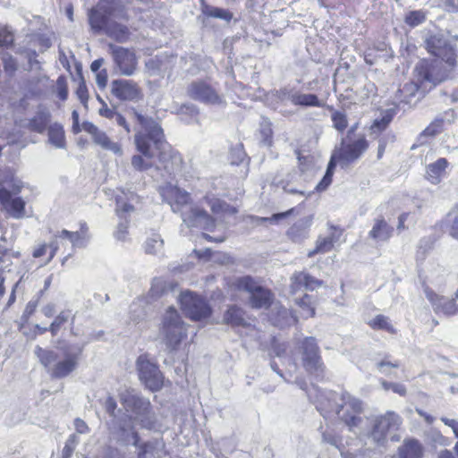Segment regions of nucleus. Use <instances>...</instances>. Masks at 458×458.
I'll list each match as a JSON object with an SVG mask.
<instances>
[{
    "instance_id": "nucleus-1",
    "label": "nucleus",
    "mask_w": 458,
    "mask_h": 458,
    "mask_svg": "<svg viewBox=\"0 0 458 458\" xmlns=\"http://www.w3.org/2000/svg\"><path fill=\"white\" fill-rule=\"evenodd\" d=\"M131 114L136 124L140 126L134 135V144L140 153L131 157L133 168L137 171L148 170L156 157L160 168L168 174L182 172L184 168L183 157L166 140L160 123L135 108L131 109Z\"/></svg>"
},
{
    "instance_id": "nucleus-2",
    "label": "nucleus",
    "mask_w": 458,
    "mask_h": 458,
    "mask_svg": "<svg viewBox=\"0 0 458 458\" xmlns=\"http://www.w3.org/2000/svg\"><path fill=\"white\" fill-rule=\"evenodd\" d=\"M425 48L435 59H420L414 67V81L403 85L402 91L409 97L430 84L429 89L452 77L457 66V53L454 47L441 35L431 34L425 39Z\"/></svg>"
},
{
    "instance_id": "nucleus-3",
    "label": "nucleus",
    "mask_w": 458,
    "mask_h": 458,
    "mask_svg": "<svg viewBox=\"0 0 458 458\" xmlns=\"http://www.w3.org/2000/svg\"><path fill=\"white\" fill-rule=\"evenodd\" d=\"M128 0H98L89 13V22L97 32H105L117 42L129 39L131 31L125 24L130 20Z\"/></svg>"
},
{
    "instance_id": "nucleus-4",
    "label": "nucleus",
    "mask_w": 458,
    "mask_h": 458,
    "mask_svg": "<svg viewBox=\"0 0 458 458\" xmlns=\"http://www.w3.org/2000/svg\"><path fill=\"white\" fill-rule=\"evenodd\" d=\"M159 192L174 212H181L183 222L188 225H199L203 230L208 232H213L216 229V218L204 208L192 207L189 211L182 212L183 208L190 205L192 200L191 194L185 190L167 183L160 187Z\"/></svg>"
},
{
    "instance_id": "nucleus-5",
    "label": "nucleus",
    "mask_w": 458,
    "mask_h": 458,
    "mask_svg": "<svg viewBox=\"0 0 458 458\" xmlns=\"http://www.w3.org/2000/svg\"><path fill=\"white\" fill-rule=\"evenodd\" d=\"M340 403L332 405V401H336V394L332 397H325L319 400L317 406L320 414L327 418L332 411H335L339 420L348 428L350 431L359 428L362 423V402L352 395L349 392L344 391L339 395Z\"/></svg>"
},
{
    "instance_id": "nucleus-6",
    "label": "nucleus",
    "mask_w": 458,
    "mask_h": 458,
    "mask_svg": "<svg viewBox=\"0 0 458 458\" xmlns=\"http://www.w3.org/2000/svg\"><path fill=\"white\" fill-rule=\"evenodd\" d=\"M24 183L11 168L0 170V205L13 218L26 216V201L19 196Z\"/></svg>"
},
{
    "instance_id": "nucleus-7",
    "label": "nucleus",
    "mask_w": 458,
    "mask_h": 458,
    "mask_svg": "<svg viewBox=\"0 0 458 458\" xmlns=\"http://www.w3.org/2000/svg\"><path fill=\"white\" fill-rule=\"evenodd\" d=\"M35 353L41 364L48 370L52 378H64L71 375L78 367L81 350H72L70 346L61 349V355L54 351L37 346Z\"/></svg>"
},
{
    "instance_id": "nucleus-8",
    "label": "nucleus",
    "mask_w": 458,
    "mask_h": 458,
    "mask_svg": "<svg viewBox=\"0 0 458 458\" xmlns=\"http://www.w3.org/2000/svg\"><path fill=\"white\" fill-rule=\"evenodd\" d=\"M228 289L233 293H248L249 304L252 309L268 310L275 301L274 293L269 288L263 286L259 280L251 276L234 278L228 284Z\"/></svg>"
},
{
    "instance_id": "nucleus-9",
    "label": "nucleus",
    "mask_w": 458,
    "mask_h": 458,
    "mask_svg": "<svg viewBox=\"0 0 458 458\" xmlns=\"http://www.w3.org/2000/svg\"><path fill=\"white\" fill-rule=\"evenodd\" d=\"M403 424L402 417L393 411L376 416L371 422L368 436L378 446H385L389 441L398 442V434Z\"/></svg>"
},
{
    "instance_id": "nucleus-10",
    "label": "nucleus",
    "mask_w": 458,
    "mask_h": 458,
    "mask_svg": "<svg viewBox=\"0 0 458 458\" xmlns=\"http://www.w3.org/2000/svg\"><path fill=\"white\" fill-rule=\"evenodd\" d=\"M356 126L351 127L342 138L331 157L342 165H350L357 161L368 150L369 140L364 134H356Z\"/></svg>"
},
{
    "instance_id": "nucleus-11",
    "label": "nucleus",
    "mask_w": 458,
    "mask_h": 458,
    "mask_svg": "<svg viewBox=\"0 0 458 458\" xmlns=\"http://www.w3.org/2000/svg\"><path fill=\"white\" fill-rule=\"evenodd\" d=\"M161 331L165 335L166 344L175 350L182 341L187 337V327L178 311L169 307L163 318Z\"/></svg>"
},
{
    "instance_id": "nucleus-12",
    "label": "nucleus",
    "mask_w": 458,
    "mask_h": 458,
    "mask_svg": "<svg viewBox=\"0 0 458 458\" xmlns=\"http://www.w3.org/2000/svg\"><path fill=\"white\" fill-rule=\"evenodd\" d=\"M140 382L151 392L161 390L165 385L164 374L156 363L149 360L148 354H141L136 360Z\"/></svg>"
},
{
    "instance_id": "nucleus-13",
    "label": "nucleus",
    "mask_w": 458,
    "mask_h": 458,
    "mask_svg": "<svg viewBox=\"0 0 458 458\" xmlns=\"http://www.w3.org/2000/svg\"><path fill=\"white\" fill-rule=\"evenodd\" d=\"M180 303L182 311L192 321H202L210 318L212 314L208 301L194 293H182L180 295Z\"/></svg>"
},
{
    "instance_id": "nucleus-14",
    "label": "nucleus",
    "mask_w": 458,
    "mask_h": 458,
    "mask_svg": "<svg viewBox=\"0 0 458 458\" xmlns=\"http://www.w3.org/2000/svg\"><path fill=\"white\" fill-rule=\"evenodd\" d=\"M187 96L196 101L211 106H224V97L205 79L192 81L187 86Z\"/></svg>"
},
{
    "instance_id": "nucleus-15",
    "label": "nucleus",
    "mask_w": 458,
    "mask_h": 458,
    "mask_svg": "<svg viewBox=\"0 0 458 458\" xmlns=\"http://www.w3.org/2000/svg\"><path fill=\"white\" fill-rule=\"evenodd\" d=\"M302 366L305 370L317 377H324L325 365L319 352V347L314 337L308 336L301 341Z\"/></svg>"
},
{
    "instance_id": "nucleus-16",
    "label": "nucleus",
    "mask_w": 458,
    "mask_h": 458,
    "mask_svg": "<svg viewBox=\"0 0 458 458\" xmlns=\"http://www.w3.org/2000/svg\"><path fill=\"white\" fill-rule=\"evenodd\" d=\"M120 403L127 411L133 413L137 418H140L142 427L150 428L153 423H147L152 413V405L148 399L134 394L133 390H126L119 395Z\"/></svg>"
},
{
    "instance_id": "nucleus-17",
    "label": "nucleus",
    "mask_w": 458,
    "mask_h": 458,
    "mask_svg": "<svg viewBox=\"0 0 458 458\" xmlns=\"http://www.w3.org/2000/svg\"><path fill=\"white\" fill-rule=\"evenodd\" d=\"M75 319V313H73L70 309H64L54 318L49 327H40L39 325H35L33 328L30 329V332L24 331L23 334L26 336L36 338L38 335L50 332L52 336H56L59 332L65 327V325H70L71 334L76 335L73 329Z\"/></svg>"
},
{
    "instance_id": "nucleus-18",
    "label": "nucleus",
    "mask_w": 458,
    "mask_h": 458,
    "mask_svg": "<svg viewBox=\"0 0 458 458\" xmlns=\"http://www.w3.org/2000/svg\"><path fill=\"white\" fill-rule=\"evenodd\" d=\"M111 93L120 101L140 102L144 98L142 88L133 80H114L111 83Z\"/></svg>"
},
{
    "instance_id": "nucleus-19",
    "label": "nucleus",
    "mask_w": 458,
    "mask_h": 458,
    "mask_svg": "<svg viewBox=\"0 0 458 458\" xmlns=\"http://www.w3.org/2000/svg\"><path fill=\"white\" fill-rule=\"evenodd\" d=\"M110 49L111 55L120 72L127 76L133 74L138 64L135 53L128 48L112 45Z\"/></svg>"
},
{
    "instance_id": "nucleus-20",
    "label": "nucleus",
    "mask_w": 458,
    "mask_h": 458,
    "mask_svg": "<svg viewBox=\"0 0 458 458\" xmlns=\"http://www.w3.org/2000/svg\"><path fill=\"white\" fill-rule=\"evenodd\" d=\"M426 296L437 314H443L445 316H454L458 314V298L456 295L449 299L438 295L431 289H426Z\"/></svg>"
},
{
    "instance_id": "nucleus-21",
    "label": "nucleus",
    "mask_w": 458,
    "mask_h": 458,
    "mask_svg": "<svg viewBox=\"0 0 458 458\" xmlns=\"http://www.w3.org/2000/svg\"><path fill=\"white\" fill-rule=\"evenodd\" d=\"M140 197L132 191L121 190L114 197L115 214L120 219H127L135 211L134 204L139 203Z\"/></svg>"
},
{
    "instance_id": "nucleus-22",
    "label": "nucleus",
    "mask_w": 458,
    "mask_h": 458,
    "mask_svg": "<svg viewBox=\"0 0 458 458\" xmlns=\"http://www.w3.org/2000/svg\"><path fill=\"white\" fill-rule=\"evenodd\" d=\"M290 280V293L292 294H296L302 290L314 291L324 284L322 280L304 271L294 272Z\"/></svg>"
},
{
    "instance_id": "nucleus-23",
    "label": "nucleus",
    "mask_w": 458,
    "mask_h": 458,
    "mask_svg": "<svg viewBox=\"0 0 458 458\" xmlns=\"http://www.w3.org/2000/svg\"><path fill=\"white\" fill-rule=\"evenodd\" d=\"M83 130L90 134L93 141L101 146L103 148L111 150L115 154L122 153V148L119 143L113 142L106 132L100 131L95 124L89 122H84L82 124Z\"/></svg>"
},
{
    "instance_id": "nucleus-24",
    "label": "nucleus",
    "mask_w": 458,
    "mask_h": 458,
    "mask_svg": "<svg viewBox=\"0 0 458 458\" xmlns=\"http://www.w3.org/2000/svg\"><path fill=\"white\" fill-rule=\"evenodd\" d=\"M330 229L332 232L329 236H319L317 239L315 247L309 250L307 254L309 258H312L318 254L330 252L334 249L335 243L339 240L343 233V229L335 225H332Z\"/></svg>"
},
{
    "instance_id": "nucleus-25",
    "label": "nucleus",
    "mask_w": 458,
    "mask_h": 458,
    "mask_svg": "<svg viewBox=\"0 0 458 458\" xmlns=\"http://www.w3.org/2000/svg\"><path fill=\"white\" fill-rule=\"evenodd\" d=\"M205 203L209 207L213 215L218 217L234 216L238 213V208L228 204L225 200L216 197L213 194H207L203 198Z\"/></svg>"
},
{
    "instance_id": "nucleus-26",
    "label": "nucleus",
    "mask_w": 458,
    "mask_h": 458,
    "mask_svg": "<svg viewBox=\"0 0 458 458\" xmlns=\"http://www.w3.org/2000/svg\"><path fill=\"white\" fill-rule=\"evenodd\" d=\"M51 117V113L47 108L40 109L28 120L26 129L30 132L42 134L50 125Z\"/></svg>"
},
{
    "instance_id": "nucleus-27",
    "label": "nucleus",
    "mask_w": 458,
    "mask_h": 458,
    "mask_svg": "<svg viewBox=\"0 0 458 458\" xmlns=\"http://www.w3.org/2000/svg\"><path fill=\"white\" fill-rule=\"evenodd\" d=\"M449 165V162L445 157H439L435 162L426 166L425 178L430 183L439 184L445 174V170Z\"/></svg>"
},
{
    "instance_id": "nucleus-28",
    "label": "nucleus",
    "mask_w": 458,
    "mask_h": 458,
    "mask_svg": "<svg viewBox=\"0 0 458 458\" xmlns=\"http://www.w3.org/2000/svg\"><path fill=\"white\" fill-rule=\"evenodd\" d=\"M394 234V227L391 226L383 217L375 219L371 230L369 232V237L375 241L387 242Z\"/></svg>"
},
{
    "instance_id": "nucleus-29",
    "label": "nucleus",
    "mask_w": 458,
    "mask_h": 458,
    "mask_svg": "<svg viewBox=\"0 0 458 458\" xmlns=\"http://www.w3.org/2000/svg\"><path fill=\"white\" fill-rule=\"evenodd\" d=\"M60 238H67L73 247H83L89 240V227L86 222L80 223V229L75 232L62 230L57 234Z\"/></svg>"
},
{
    "instance_id": "nucleus-30",
    "label": "nucleus",
    "mask_w": 458,
    "mask_h": 458,
    "mask_svg": "<svg viewBox=\"0 0 458 458\" xmlns=\"http://www.w3.org/2000/svg\"><path fill=\"white\" fill-rule=\"evenodd\" d=\"M289 100L293 106L303 107H324L325 104L316 94H305L294 91L289 94Z\"/></svg>"
},
{
    "instance_id": "nucleus-31",
    "label": "nucleus",
    "mask_w": 458,
    "mask_h": 458,
    "mask_svg": "<svg viewBox=\"0 0 458 458\" xmlns=\"http://www.w3.org/2000/svg\"><path fill=\"white\" fill-rule=\"evenodd\" d=\"M399 458H423L424 447L422 444L414 438H407L398 448Z\"/></svg>"
},
{
    "instance_id": "nucleus-32",
    "label": "nucleus",
    "mask_w": 458,
    "mask_h": 458,
    "mask_svg": "<svg viewBox=\"0 0 458 458\" xmlns=\"http://www.w3.org/2000/svg\"><path fill=\"white\" fill-rule=\"evenodd\" d=\"M48 141L56 148H65L66 139L64 126L61 123H50L47 129Z\"/></svg>"
},
{
    "instance_id": "nucleus-33",
    "label": "nucleus",
    "mask_w": 458,
    "mask_h": 458,
    "mask_svg": "<svg viewBox=\"0 0 458 458\" xmlns=\"http://www.w3.org/2000/svg\"><path fill=\"white\" fill-rule=\"evenodd\" d=\"M114 439L116 443L121 446H126L131 443L134 446H138L140 440V437L133 428L128 429L125 427L122 426L119 427V428L117 429Z\"/></svg>"
},
{
    "instance_id": "nucleus-34",
    "label": "nucleus",
    "mask_w": 458,
    "mask_h": 458,
    "mask_svg": "<svg viewBox=\"0 0 458 458\" xmlns=\"http://www.w3.org/2000/svg\"><path fill=\"white\" fill-rule=\"evenodd\" d=\"M244 315L245 311L242 308L231 305L224 314V322L232 327H245L247 323Z\"/></svg>"
},
{
    "instance_id": "nucleus-35",
    "label": "nucleus",
    "mask_w": 458,
    "mask_h": 458,
    "mask_svg": "<svg viewBox=\"0 0 458 458\" xmlns=\"http://www.w3.org/2000/svg\"><path fill=\"white\" fill-rule=\"evenodd\" d=\"M368 326L375 331H385L390 335L397 334V329L394 327L390 318L383 314L376 315L368 322Z\"/></svg>"
},
{
    "instance_id": "nucleus-36",
    "label": "nucleus",
    "mask_w": 458,
    "mask_h": 458,
    "mask_svg": "<svg viewBox=\"0 0 458 458\" xmlns=\"http://www.w3.org/2000/svg\"><path fill=\"white\" fill-rule=\"evenodd\" d=\"M295 304L300 309L302 318L308 319L315 317L316 308L311 295L304 293L301 298L295 300Z\"/></svg>"
},
{
    "instance_id": "nucleus-37",
    "label": "nucleus",
    "mask_w": 458,
    "mask_h": 458,
    "mask_svg": "<svg viewBox=\"0 0 458 458\" xmlns=\"http://www.w3.org/2000/svg\"><path fill=\"white\" fill-rule=\"evenodd\" d=\"M137 447L139 448L137 458H159V448L164 447V445H160L158 441H148L139 444Z\"/></svg>"
},
{
    "instance_id": "nucleus-38",
    "label": "nucleus",
    "mask_w": 458,
    "mask_h": 458,
    "mask_svg": "<svg viewBox=\"0 0 458 458\" xmlns=\"http://www.w3.org/2000/svg\"><path fill=\"white\" fill-rule=\"evenodd\" d=\"M20 259V253L11 250L0 248V274L10 272L13 266V259Z\"/></svg>"
},
{
    "instance_id": "nucleus-39",
    "label": "nucleus",
    "mask_w": 458,
    "mask_h": 458,
    "mask_svg": "<svg viewBox=\"0 0 458 458\" xmlns=\"http://www.w3.org/2000/svg\"><path fill=\"white\" fill-rule=\"evenodd\" d=\"M327 109L332 113L331 120L334 128L339 132H344L348 127V118L346 114L343 111L335 110L332 106H327Z\"/></svg>"
},
{
    "instance_id": "nucleus-40",
    "label": "nucleus",
    "mask_w": 458,
    "mask_h": 458,
    "mask_svg": "<svg viewBox=\"0 0 458 458\" xmlns=\"http://www.w3.org/2000/svg\"><path fill=\"white\" fill-rule=\"evenodd\" d=\"M313 216H309L302 219H301L299 222L294 223L288 230H287V236L294 241L297 237L301 235V233L310 228V226L312 224Z\"/></svg>"
},
{
    "instance_id": "nucleus-41",
    "label": "nucleus",
    "mask_w": 458,
    "mask_h": 458,
    "mask_svg": "<svg viewBox=\"0 0 458 458\" xmlns=\"http://www.w3.org/2000/svg\"><path fill=\"white\" fill-rule=\"evenodd\" d=\"M444 118L437 117L420 133V138H434L444 131Z\"/></svg>"
},
{
    "instance_id": "nucleus-42",
    "label": "nucleus",
    "mask_w": 458,
    "mask_h": 458,
    "mask_svg": "<svg viewBox=\"0 0 458 458\" xmlns=\"http://www.w3.org/2000/svg\"><path fill=\"white\" fill-rule=\"evenodd\" d=\"M337 162L335 161V158L330 157V160L327 164V171L323 176V178L320 180V182L316 186V190L318 191H326L329 185L333 182V176L335 173V169L336 167Z\"/></svg>"
},
{
    "instance_id": "nucleus-43",
    "label": "nucleus",
    "mask_w": 458,
    "mask_h": 458,
    "mask_svg": "<svg viewBox=\"0 0 458 458\" xmlns=\"http://www.w3.org/2000/svg\"><path fill=\"white\" fill-rule=\"evenodd\" d=\"M202 13L208 17L218 18L226 21L233 19V13L229 10L213 7L208 4H203Z\"/></svg>"
},
{
    "instance_id": "nucleus-44",
    "label": "nucleus",
    "mask_w": 458,
    "mask_h": 458,
    "mask_svg": "<svg viewBox=\"0 0 458 458\" xmlns=\"http://www.w3.org/2000/svg\"><path fill=\"white\" fill-rule=\"evenodd\" d=\"M426 20L427 12L423 10L410 11L404 16L405 24L411 28H414L424 23Z\"/></svg>"
},
{
    "instance_id": "nucleus-45",
    "label": "nucleus",
    "mask_w": 458,
    "mask_h": 458,
    "mask_svg": "<svg viewBox=\"0 0 458 458\" xmlns=\"http://www.w3.org/2000/svg\"><path fill=\"white\" fill-rule=\"evenodd\" d=\"M50 248L49 255L47 259V263L50 262L57 253L58 246L56 243H51L49 246L47 243L38 245L32 251V257L34 259H39L45 256Z\"/></svg>"
},
{
    "instance_id": "nucleus-46",
    "label": "nucleus",
    "mask_w": 458,
    "mask_h": 458,
    "mask_svg": "<svg viewBox=\"0 0 458 458\" xmlns=\"http://www.w3.org/2000/svg\"><path fill=\"white\" fill-rule=\"evenodd\" d=\"M294 153L297 157V166L300 173L305 174L311 168L314 163L313 156L310 154L303 155L302 151L299 148L295 149Z\"/></svg>"
},
{
    "instance_id": "nucleus-47",
    "label": "nucleus",
    "mask_w": 458,
    "mask_h": 458,
    "mask_svg": "<svg viewBox=\"0 0 458 458\" xmlns=\"http://www.w3.org/2000/svg\"><path fill=\"white\" fill-rule=\"evenodd\" d=\"M449 223V234L458 241V205H455L445 216Z\"/></svg>"
},
{
    "instance_id": "nucleus-48",
    "label": "nucleus",
    "mask_w": 458,
    "mask_h": 458,
    "mask_svg": "<svg viewBox=\"0 0 458 458\" xmlns=\"http://www.w3.org/2000/svg\"><path fill=\"white\" fill-rule=\"evenodd\" d=\"M55 93L57 98L64 102L69 96L67 79L64 75H60L55 81Z\"/></svg>"
},
{
    "instance_id": "nucleus-49",
    "label": "nucleus",
    "mask_w": 458,
    "mask_h": 458,
    "mask_svg": "<svg viewBox=\"0 0 458 458\" xmlns=\"http://www.w3.org/2000/svg\"><path fill=\"white\" fill-rule=\"evenodd\" d=\"M38 299L30 301L24 309L21 315V329L25 327L26 324H29L30 318L35 314L38 306Z\"/></svg>"
},
{
    "instance_id": "nucleus-50",
    "label": "nucleus",
    "mask_w": 458,
    "mask_h": 458,
    "mask_svg": "<svg viewBox=\"0 0 458 458\" xmlns=\"http://www.w3.org/2000/svg\"><path fill=\"white\" fill-rule=\"evenodd\" d=\"M231 163L240 165L243 162L246 153L242 143H238L230 148Z\"/></svg>"
},
{
    "instance_id": "nucleus-51",
    "label": "nucleus",
    "mask_w": 458,
    "mask_h": 458,
    "mask_svg": "<svg viewBox=\"0 0 458 458\" xmlns=\"http://www.w3.org/2000/svg\"><path fill=\"white\" fill-rule=\"evenodd\" d=\"M2 62L5 73L9 76H13L18 70L17 60L13 55L6 53L2 56Z\"/></svg>"
},
{
    "instance_id": "nucleus-52",
    "label": "nucleus",
    "mask_w": 458,
    "mask_h": 458,
    "mask_svg": "<svg viewBox=\"0 0 458 458\" xmlns=\"http://www.w3.org/2000/svg\"><path fill=\"white\" fill-rule=\"evenodd\" d=\"M380 385L386 391H393L394 393L399 394L400 396H405L407 394V388L404 385L401 383H394L389 382L385 379L380 380Z\"/></svg>"
},
{
    "instance_id": "nucleus-53",
    "label": "nucleus",
    "mask_w": 458,
    "mask_h": 458,
    "mask_svg": "<svg viewBox=\"0 0 458 458\" xmlns=\"http://www.w3.org/2000/svg\"><path fill=\"white\" fill-rule=\"evenodd\" d=\"M377 369L384 374H387V369H398L401 366V362L398 360H391L390 355H385V357L377 362Z\"/></svg>"
},
{
    "instance_id": "nucleus-54",
    "label": "nucleus",
    "mask_w": 458,
    "mask_h": 458,
    "mask_svg": "<svg viewBox=\"0 0 458 458\" xmlns=\"http://www.w3.org/2000/svg\"><path fill=\"white\" fill-rule=\"evenodd\" d=\"M14 44V35L6 26L0 25V47H12Z\"/></svg>"
},
{
    "instance_id": "nucleus-55",
    "label": "nucleus",
    "mask_w": 458,
    "mask_h": 458,
    "mask_svg": "<svg viewBox=\"0 0 458 458\" xmlns=\"http://www.w3.org/2000/svg\"><path fill=\"white\" fill-rule=\"evenodd\" d=\"M393 119V115L390 114H387L384 115L380 119H376L371 124L370 130L373 132H381L384 131L388 125L390 124L391 121Z\"/></svg>"
},
{
    "instance_id": "nucleus-56",
    "label": "nucleus",
    "mask_w": 458,
    "mask_h": 458,
    "mask_svg": "<svg viewBox=\"0 0 458 458\" xmlns=\"http://www.w3.org/2000/svg\"><path fill=\"white\" fill-rule=\"evenodd\" d=\"M75 94H76L77 98L80 99V101L81 102V104L86 106L89 101V90H88V88H87V85H86V82H85L83 77H81V79L79 82V85L76 89Z\"/></svg>"
},
{
    "instance_id": "nucleus-57",
    "label": "nucleus",
    "mask_w": 458,
    "mask_h": 458,
    "mask_svg": "<svg viewBox=\"0 0 458 458\" xmlns=\"http://www.w3.org/2000/svg\"><path fill=\"white\" fill-rule=\"evenodd\" d=\"M323 441L328 443L336 447H340L341 445V437L335 434L333 431H325L322 433Z\"/></svg>"
},
{
    "instance_id": "nucleus-58",
    "label": "nucleus",
    "mask_w": 458,
    "mask_h": 458,
    "mask_svg": "<svg viewBox=\"0 0 458 458\" xmlns=\"http://www.w3.org/2000/svg\"><path fill=\"white\" fill-rule=\"evenodd\" d=\"M104 407L109 416L114 417V418L116 417L117 403L113 396H108L105 400Z\"/></svg>"
},
{
    "instance_id": "nucleus-59",
    "label": "nucleus",
    "mask_w": 458,
    "mask_h": 458,
    "mask_svg": "<svg viewBox=\"0 0 458 458\" xmlns=\"http://www.w3.org/2000/svg\"><path fill=\"white\" fill-rule=\"evenodd\" d=\"M99 114L102 117L107 118V119H113L115 118L117 112L114 108H110L107 104L104 101H102V106L98 110Z\"/></svg>"
},
{
    "instance_id": "nucleus-60",
    "label": "nucleus",
    "mask_w": 458,
    "mask_h": 458,
    "mask_svg": "<svg viewBox=\"0 0 458 458\" xmlns=\"http://www.w3.org/2000/svg\"><path fill=\"white\" fill-rule=\"evenodd\" d=\"M96 81L100 89H105L107 85L108 74L106 69L96 72Z\"/></svg>"
},
{
    "instance_id": "nucleus-61",
    "label": "nucleus",
    "mask_w": 458,
    "mask_h": 458,
    "mask_svg": "<svg viewBox=\"0 0 458 458\" xmlns=\"http://www.w3.org/2000/svg\"><path fill=\"white\" fill-rule=\"evenodd\" d=\"M74 445H75V437L72 436L68 442L65 444L64 449H63V457L64 458H70L74 451Z\"/></svg>"
},
{
    "instance_id": "nucleus-62",
    "label": "nucleus",
    "mask_w": 458,
    "mask_h": 458,
    "mask_svg": "<svg viewBox=\"0 0 458 458\" xmlns=\"http://www.w3.org/2000/svg\"><path fill=\"white\" fill-rule=\"evenodd\" d=\"M74 428L79 434H86L89 432L87 423L80 418L74 420Z\"/></svg>"
},
{
    "instance_id": "nucleus-63",
    "label": "nucleus",
    "mask_w": 458,
    "mask_h": 458,
    "mask_svg": "<svg viewBox=\"0 0 458 458\" xmlns=\"http://www.w3.org/2000/svg\"><path fill=\"white\" fill-rule=\"evenodd\" d=\"M441 421L453 429L454 436L458 438V421L446 417H442Z\"/></svg>"
},
{
    "instance_id": "nucleus-64",
    "label": "nucleus",
    "mask_w": 458,
    "mask_h": 458,
    "mask_svg": "<svg viewBox=\"0 0 458 458\" xmlns=\"http://www.w3.org/2000/svg\"><path fill=\"white\" fill-rule=\"evenodd\" d=\"M41 313L47 318H51L55 314V305L47 303L41 308Z\"/></svg>"
}]
</instances>
